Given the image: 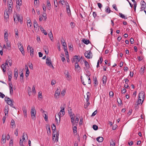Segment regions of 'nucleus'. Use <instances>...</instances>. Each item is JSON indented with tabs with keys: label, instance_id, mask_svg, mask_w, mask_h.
Wrapping results in <instances>:
<instances>
[{
	"label": "nucleus",
	"instance_id": "obj_24",
	"mask_svg": "<svg viewBox=\"0 0 146 146\" xmlns=\"http://www.w3.org/2000/svg\"><path fill=\"white\" fill-rule=\"evenodd\" d=\"M145 69V66H142L140 70V72L141 74H143L144 72V70Z\"/></svg>",
	"mask_w": 146,
	"mask_h": 146
},
{
	"label": "nucleus",
	"instance_id": "obj_18",
	"mask_svg": "<svg viewBox=\"0 0 146 146\" xmlns=\"http://www.w3.org/2000/svg\"><path fill=\"white\" fill-rule=\"evenodd\" d=\"M9 13H8L7 9H6L5 12H4V18L6 19L9 18Z\"/></svg>",
	"mask_w": 146,
	"mask_h": 146
},
{
	"label": "nucleus",
	"instance_id": "obj_46",
	"mask_svg": "<svg viewBox=\"0 0 146 146\" xmlns=\"http://www.w3.org/2000/svg\"><path fill=\"white\" fill-rule=\"evenodd\" d=\"M93 128L94 130H96L98 129V127L97 125H94L93 126Z\"/></svg>",
	"mask_w": 146,
	"mask_h": 146
},
{
	"label": "nucleus",
	"instance_id": "obj_27",
	"mask_svg": "<svg viewBox=\"0 0 146 146\" xmlns=\"http://www.w3.org/2000/svg\"><path fill=\"white\" fill-rule=\"evenodd\" d=\"M40 30L41 31L44 33L45 35H47V33L44 30V28L42 27L41 26H40Z\"/></svg>",
	"mask_w": 146,
	"mask_h": 146
},
{
	"label": "nucleus",
	"instance_id": "obj_55",
	"mask_svg": "<svg viewBox=\"0 0 146 146\" xmlns=\"http://www.w3.org/2000/svg\"><path fill=\"white\" fill-rule=\"evenodd\" d=\"M112 7L113 9H114L116 11H118V9L116 7V5L115 4H113L112 5Z\"/></svg>",
	"mask_w": 146,
	"mask_h": 146
},
{
	"label": "nucleus",
	"instance_id": "obj_42",
	"mask_svg": "<svg viewBox=\"0 0 146 146\" xmlns=\"http://www.w3.org/2000/svg\"><path fill=\"white\" fill-rule=\"evenodd\" d=\"M3 48L2 47L1 45V44L0 43V54L1 55H3Z\"/></svg>",
	"mask_w": 146,
	"mask_h": 146
},
{
	"label": "nucleus",
	"instance_id": "obj_9",
	"mask_svg": "<svg viewBox=\"0 0 146 146\" xmlns=\"http://www.w3.org/2000/svg\"><path fill=\"white\" fill-rule=\"evenodd\" d=\"M141 9L142 10L146 9V3L144 1H141Z\"/></svg>",
	"mask_w": 146,
	"mask_h": 146
},
{
	"label": "nucleus",
	"instance_id": "obj_37",
	"mask_svg": "<svg viewBox=\"0 0 146 146\" xmlns=\"http://www.w3.org/2000/svg\"><path fill=\"white\" fill-rule=\"evenodd\" d=\"M34 50L33 48H31V49L30 50V55L31 57H33V52Z\"/></svg>",
	"mask_w": 146,
	"mask_h": 146
},
{
	"label": "nucleus",
	"instance_id": "obj_28",
	"mask_svg": "<svg viewBox=\"0 0 146 146\" xmlns=\"http://www.w3.org/2000/svg\"><path fill=\"white\" fill-rule=\"evenodd\" d=\"M27 27L29 28L31 27V25L32 24L31 22V20H28L27 21Z\"/></svg>",
	"mask_w": 146,
	"mask_h": 146
},
{
	"label": "nucleus",
	"instance_id": "obj_52",
	"mask_svg": "<svg viewBox=\"0 0 146 146\" xmlns=\"http://www.w3.org/2000/svg\"><path fill=\"white\" fill-rule=\"evenodd\" d=\"M44 119L46 121H47L48 120V117L47 116V114H44Z\"/></svg>",
	"mask_w": 146,
	"mask_h": 146
},
{
	"label": "nucleus",
	"instance_id": "obj_41",
	"mask_svg": "<svg viewBox=\"0 0 146 146\" xmlns=\"http://www.w3.org/2000/svg\"><path fill=\"white\" fill-rule=\"evenodd\" d=\"M60 56L61 58V60L62 61V62H64L65 60V58L64 57V54H62Z\"/></svg>",
	"mask_w": 146,
	"mask_h": 146
},
{
	"label": "nucleus",
	"instance_id": "obj_2",
	"mask_svg": "<svg viewBox=\"0 0 146 146\" xmlns=\"http://www.w3.org/2000/svg\"><path fill=\"white\" fill-rule=\"evenodd\" d=\"M13 16L14 21L15 23H17L18 22L21 23L22 22V17L21 15H17L16 13H14Z\"/></svg>",
	"mask_w": 146,
	"mask_h": 146
},
{
	"label": "nucleus",
	"instance_id": "obj_63",
	"mask_svg": "<svg viewBox=\"0 0 146 146\" xmlns=\"http://www.w3.org/2000/svg\"><path fill=\"white\" fill-rule=\"evenodd\" d=\"M109 95L110 96H112V97H113V93L112 91H110L109 92Z\"/></svg>",
	"mask_w": 146,
	"mask_h": 146
},
{
	"label": "nucleus",
	"instance_id": "obj_14",
	"mask_svg": "<svg viewBox=\"0 0 146 146\" xmlns=\"http://www.w3.org/2000/svg\"><path fill=\"white\" fill-rule=\"evenodd\" d=\"M91 53L90 52H90H88V51H86L85 53V56L87 58H90V54Z\"/></svg>",
	"mask_w": 146,
	"mask_h": 146
},
{
	"label": "nucleus",
	"instance_id": "obj_34",
	"mask_svg": "<svg viewBox=\"0 0 146 146\" xmlns=\"http://www.w3.org/2000/svg\"><path fill=\"white\" fill-rule=\"evenodd\" d=\"M55 120L56 123L57 125H58L60 123V119H59L58 120L56 117V116H55Z\"/></svg>",
	"mask_w": 146,
	"mask_h": 146
},
{
	"label": "nucleus",
	"instance_id": "obj_61",
	"mask_svg": "<svg viewBox=\"0 0 146 146\" xmlns=\"http://www.w3.org/2000/svg\"><path fill=\"white\" fill-rule=\"evenodd\" d=\"M23 140H21V139H20V142H19V144H20V145H21V146H23V145H24L23 144Z\"/></svg>",
	"mask_w": 146,
	"mask_h": 146
},
{
	"label": "nucleus",
	"instance_id": "obj_40",
	"mask_svg": "<svg viewBox=\"0 0 146 146\" xmlns=\"http://www.w3.org/2000/svg\"><path fill=\"white\" fill-rule=\"evenodd\" d=\"M34 28H37L38 27V24L37 22L36 21H35L34 23Z\"/></svg>",
	"mask_w": 146,
	"mask_h": 146
},
{
	"label": "nucleus",
	"instance_id": "obj_35",
	"mask_svg": "<svg viewBox=\"0 0 146 146\" xmlns=\"http://www.w3.org/2000/svg\"><path fill=\"white\" fill-rule=\"evenodd\" d=\"M48 36L50 39L52 40L53 39V35L51 31L49 33Z\"/></svg>",
	"mask_w": 146,
	"mask_h": 146
},
{
	"label": "nucleus",
	"instance_id": "obj_29",
	"mask_svg": "<svg viewBox=\"0 0 146 146\" xmlns=\"http://www.w3.org/2000/svg\"><path fill=\"white\" fill-rule=\"evenodd\" d=\"M82 41L83 42L86 44H88L89 43H90V41L88 40L87 39H83Z\"/></svg>",
	"mask_w": 146,
	"mask_h": 146
},
{
	"label": "nucleus",
	"instance_id": "obj_4",
	"mask_svg": "<svg viewBox=\"0 0 146 146\" xmlns=\"http://www.w3.org/2000/svg\"><path fill=\"white\" fill-rule=\"evenodd\" d=\"M36 112V111L34 106H32L31 111V117L32 119H35Z\"/></svg>",
	"mask_w": 146,
	"mask_h": 146
},
{
	"label": "nucleus",
	"instance_id": "obj_62",
	"mask_svg": "<svg viewBox=\"0 0 146 146\" xmlns=\"http://www.w3.org/2000/svg\"><path fill=\"white\" fill-rule=\"evenodd\" d=\"M126 92V90L125 88H123V90H122L121 91V92L122 94L125 93Z\"/></svg>",
	"mask_w": 146,
	"mask_h": 146
},
{
	"label": "nucleus",
	"instance_id": "obj_47",
	"mask_svg": "<svg viewBox=\"0 0 146 146\" xmlns=\"http://www.w3.org/2000/svg\"><path fill=\"white\" fill-rule=\"evenodd\" d=\"M8 37V33L7 32H5L4 34V38L5 39H7V37Z\"/></svg>",
	"mask_w": 146,
	"mask_h": 146
},
{
	"label": "nucleus",
	"instance_id": "obj_51",
	"mask_svg": "<svg viewBox=\"0 0 146 146\" xmlns=\"http://www.w3.org/2000/svg\"><path fill=\"white\" fill-rule=\"evenodd\" d=\"M15 35L17 36H19V32L17 29H15Z\"/></svg>",
	"mask_w": 146,
	"mask_h": 146
},
{
	"label": "nucleus",
	"instance_id": "obj_15",
	"mask_svg": "<svg viewBox=\"0 0 146 146\" xmlns=\"http://www.w3.org/2000/svg\"><path fill=\"white\" fill-rule=\"evenodd\" d=\"M64 73L66 74L65 76L67 80H69L71 79V76L69 75L68 71L67 70H65Z\"/></svg>",
	"mask_w": 146,
	"mask_h": 146
},
{
	"label": "nucleus",
	"instance_id": "obj_23",
	"mask_svg": "<svg viewBox=\"0 0 146 146\" xmlns=\"http://www.w3.org/2000/svg\"><path fill=\"white\" fill-rule=\"evenodd\" d=\"M104 139L102 137H99L96 138L97 141L99 142H101L103 141Z\"/></svg>",
	"mask_w": 146,
	"mask_h": 146
},
{
	"label": "nucleus",
	"instance_id": "obj_45",
	"mask_svg": "<svg viewBox=\"0 0 146 146\" xmlns=\"http://www.w3.org/2000/svg\"><path fill=\"white\" fill-rule=\"evenodd\" d=\"M5 137H6V135H5L4 136L3 135L2 136V140L3 142V143H5Z\"/></svg>",
	"mask_w": 146,
	"mask_h": 146
},
{
	"label": "nucleus",
	"instance_id": "obj_26",
	"mask_svg": "<svg viewBox=\"0 0 146 146\" xmlns=\"http://www.w3.org/2000/svg\"><path fill=\"white\" fill-rule=\"evenodd\" d=\"M7 66L4 65V64H3L1 65V67L3 72H6V66Z\"/></svg>",
	"mask_w": 146,
	"mask_h": 146
},
{
	"label": "nucleus",
	"instance_id": "obj_48",
	"mask_svg": "<svg viewBox=\"0 0 146 146\" xmlns=\"http://www.w3.org/2000/svg\"><path fill=\"white\" fill-rule=\"evenodd\" d=\"M75 69H77L78 68H80V67L79 65V64L77 62H76L75 64Z\"/></svg>",
	"mask_w": 146,
	"mask_h": 146
},
{
	"label": "nucleus",
	"instance_id": "obj_32",
	"mask_svg": "<svg viewBox=\"0 0 146 146\" xmlns=\"http://www.w3.org/2000/svg\"><path fill=\"white\" fill-rule=\"evenodd\" d=\"M106 12L108 13H110L111 12H112L111 10L110 9V7H106Z\"/></svg>",
	"mask_w": 146,
	"mask_h": 146
},
{
	"label": "nucleus",
	"instance_id": "obj_33",
	"mask_svg": "<svg viewBox=\"0 0 146 146\" xmlns=\"http://www.w3.org/2000/svg\"><path fill=\"white\" fill-rule=\"evenodd\" d=\"M5 41L6 42V46L8 47H10L11 44L10 42L8 41V40L7 39H5Z\"/></svg>",
	"mask_w": 146,
	"mask_h": 146
},
{
	"label": "nucleus",
	"instance_id": "obj_31",
	"mask_svg": "<svg viewBox=\"0 0 146 146\" xmlns=\"http://www.w3.org/2000/svg\"><path fill=\"white\" fill-rule=\"evenodd\" d=\"M8 63L9 64V65L11 66L12 65V60L10 59V58L9 56L8 58Z\"/></svg>",
	"mask_w": 146,
	"mask_h": 146
},
{
	"label": "nucleus",
	"instance_id": "obj_6",
	"mask_svg": "<svg viewBox=\"0 0 146 146\" xmlns=\"http://www.w3.org/2000/svg\"><path fill=\"white\" fill-rule=\"evenodd\" d=\"M60 92V88H57V89L55 92L54 97L56 99H58V98H59V95Z\"/></svg>",
	"mask_w": 146,
	"mask_h": 146
},
{
	"label": "nucleus",
	"instance_id": "obj_11",
	"mask_svg": "<svg viewBox=\"0 0 146 146\" xmlns=\"http://www.w3.org/2000/svg\"><path fill=\"white\" fill-rule=\"evenodd\" d=\"M22 110L23 111L24 115L25 117H27V110L26 107L25 106H23L22 107Z\"/></svg>",
	"mask_w": 146,
	"mask_h": 146
},
{
	"label": "nucleus",
	"instance_id": "obj_39",
	"mask_svg": "<svg viewBox=\"0 0 146 146\" xmlns=\"http://www.w3.org/2000/svg\"><path fill=\"white\" fill-rule=\"evenodd\" d=\"M61 43L62 44V46H63V47H65V46H66V43L64 41V40H63V41L61 40Z\"/></svg>",
	"mask_w": 146,
	"mask_h": 146
},
{
	"label": "nucleus",
	"instance_id": "obj_44",
	"mask_svg": "<svg viewBox=\"0 0 146 146\" xmlns=\"http://www.w3.org/2000/svg\"><path fill=\"white\" fill-rule=\"evenodd\" d=\"M79 116L76 115V116L75 122L76 123H78V122L79 120Z\"/></svg>",
	"mask_w": 146,
	"mask_h": 146
},
{
	"label": "nucleus",
	"instance_id": "obj_49",
	"mask_svg": "<svg viewBox=\"0 0 146 146\" xmlns=\"http://www.w3.org/2000/svg\"><path fill=\"white\" fill-rule=\"evenodd\" d=\"M17 5H21L22 4V0H18L17 2Z\"/></svg>",
	"mask_w": 146,
	"mask_h": 146
},
{
	"label": "nucleus",
	"instance_id": "obj_38",
	"mask_svg": "<svg viewBox=\"0 0 146 146\" xmlns=\"http://www.w3.org/2000/svg\"><path fill=\"white\" fill-rule=\"evenodd\" d=\"M119 16L121 17L124 19H127V18H126L124 15L121 13H119Z\"/></svg>",
	"mask_w": 146,
	"mask_h": 146
},
{
	"label": "nucleus",
	"instance_id": "obj_59",
	"mask_svg": "<svg viewBox=\"0 0 146 146\" xmlns=\"http://www.w3.org/2000/svg\"><path fill=\"white\" fill-rule=\"evenodd\" d=\"M68 113L72 112V109L70 107H68Z\"/></svg>",
	"mask_w": 146,
	"mask_h": 146
},
{
	"label": "nucleus",
	"instance_id": "obj_12",
	"mask_svg": "<svg viewBox=\"0 0 146 146\" xmlns=\"http://www.w3.org/2000/svg\"><path fill=\"white\" fill-rule=\"evenodd\" d=\"M7 101V104L11 106L13 105V102L9 98L7 97V100H6Z\"/></svg>",
	"mask_w": 146,
	"mask_h": 146
},
{
	"label": "nucleus",
	"instance_id": "obj_36",
	"mask_svg": "<svg viewBox=\"0 0 146 146\" xmlns=\"http://www.w3.org/2000/svg\"><path fill=\"white\" fill-rule=\"evenodd\" d=\"M52 129L53 131V133H54V131H55L56 129V127L54 124H53V125L52 126Z\"/></svg>",
	"mask_w": 146,
	"mask_h": 146
},
{
	"label": "nucleus",
	"instance_id": "obj_19",
	"mask_svg": "<svg viewBox=\"0 0 146 146\" xmlns=\"http://www.w3.org/2000/svg\"><path fill=\"white\" fill-rule=\"evenodd\" d=\"M93 81H94V86H96L97 85H98V82L97 81V79L96 77H93Z\"/></svg>",
	"mask_w": 146,
	"mask_h": 146
},
{
	"label": "nucleus",
	"instance_id": "obj_16",
	"mask_svg": "<svg viewBox=\"0 0 146 146\" xmlns=\"http://www.w3.org/2000/svg\"><path fill=\"white\" fill-rule=\"evenodd\" d=\"M9 88L10 89V93L11 94H12L13 93V85L11 83H9Z\"/></svg>",
	"mask_w": 146,
	"mask_h": 146
},
{
	"label": "nucleus",
	"instance_id": "obj_60",
	"mask_svg": "<svg viewBox=\"0 0 146 146\" xmlns=\"http://www.w3.org/2000/svg\"><path fill=\"white\" fill-rule=\"evenodd\" d=\"M38 97L40 98H41V99L42 98V94L41 93L39 92L38 95Z\"/></svg>",
	"mask_w": 146,
	"mask_h": 146
},
{
	"label": "nucleus",
	"instance_id": "obj_53",
	"mask_svg": "<svg viewBox=\"0 0 146 146\" xmlns=\"http://www.w3.org/2000/svg\"><path fill=\"white\" fill-rule=\"evenodd\" d=\"M12 78V75L10 74H9L8 77V80L9 81H11Z\"/></svg>",
	"mask_w": 146,
	"mask_h": 146
},
{
	"label": "nucleus",
	"instance_id": "obj_13",
	"mask_svg": "<svg viewBox=\"0 0 146 146\" xmlns=\"http://www.w3.org/2000/svg\"><path fill=\"white\" fill-rule=\"evenodd\" d=\"M80 58V56H74L72 60V62H77V60H78Z\"/></svg>",
	"mask_w": 146,
	"mask_h": 146
},
{
	"label": "nucleus",
	"instance_id": "obj_56",
	"mask_svg": "<svg viewBox=\"0 0 146 146\" xmlns=\"http://www.w3.org/2000/svg\"><path fill=\"white\" fill-rule=\"evenodd\" d=\"M130 43L131 44H133L134 43V39L133 38H131L130 39Z\"/></svg>",
	"mask_w": 146,
	"mask_h": 146
},
{
	"label": "nucleus",
	"instance_id": "obj_17",
	"mask_svg": "<svg viewBox=\"0 0 146 146\" xmlns=\"http://www.w3.org/2000/svg\"><path fill=\"white\" fill-rule=\"evenodd\" d=\"M46 7L49 10L51 9V4L49 0L46 1Z\"/></svg>",
	"mask_w": 146,
	"mask_h": 146
},
{
	"label": "nucleus",
	"instance_id": "obj_57",
	"mask_svg": "<svg viewBox=\"0 0 146 146\" xmlns=\"http://www.w3.org/2000/svg\"><path fill=\"white\" fill-rule=\"evenodd\" d=\"M90 104V103L88 102H86V104L84 105L85 108H87L89 105Z\"/></svg>",
	"mask_w": 146,
	"mask_h": 146
},
{
	"label": "nucleus",
	"instance_id": "obj_1",
	"mask_svg": "<svg viewBox=\"0 0 146 146\" xmlns=\"http://www.w3.org/2000/svg\"><path fill=\"white\" fill-rule=\"evenodd\" d=\"M144 96L145 94L143 92H141L139 93L138 100V104H142L144 100Z\"/></svg>",
	"mask_w": 146,
	"mask_h": 146
},
{
	"label": "nucleus",
	"instance_id": "obj_50",
	"mask_svg": "<svg viewBox=\"0 0 146 146\" xmlns=\"http://www.w3.org/2000/svg\"><path fill=\"white\" fill-rule=\"evenodd\" d=\"M77 129V127L76 126H74L73 127V131L74 133H76L77 132V131L76 130Z\"/></svg>",
	"mask_w": 146,
	"mask_h": 146
},
{
	"label": "nucleus",
	"instance_id": "obj_43",
	"mask_svg": "<svg viewBox=\"0 0 146 146\" xmlns=\"http://www.w3.org/2000/svg\"><path fill=\"white\" fill-rule=\"evenodd\" d=\"M110 146H115V142L112 140L110 143Z\"/></svg>",
	"mask_w": 146,
	"mask_h": 146
},
{
	"label": "nucleus",
	"instance_id": "obj_30",
	"mask_svg": "<svg viewBox=\"0 0 146 146\" xmlns=\"http://www.w3.org/2000/svg\"><path fill=\"white\" fill-rule=\"evenodd\" d=\"M11 128H13L14 127H15V121L14 120L12 119L11 123Z\"/></svg>",
	"mask_w": 146,
	"mask_h": 146
},
{
	"label": "nucleus",
	"instance_id": "obj_54",
	"mask_svg": "<svg viewBox=\"0 0 146 146\" xmlns=\"http://www.w3.org/2000/svg\"><path fill=\"white\" fill-rule=\"evenodd\" d=\"M8 8H11L12 9L13 8V5L12 4V3H11L10 4H9L8 5Z\"/></svg>",
	"mask_w": 146,
	"mask_h": 146
},
{
	"label": "nucleus",
	"instance_id": "obj_25",
	"mask_svg": "<svg viewBox=\"0 0 146 146\" xmlns=\"http://www.w3.org/2000/svg\"><path fill=\"white\" fill-rule=\"evenodd\" d=\"M71 117V122L72 124V125L73 126H74L75 125V123L74 122V118H75V116H72V117Z\"/></svg>",
	"mask_w": 146,
	"mask_h": 146
},
{
	"label": "nucleus",
	"instance_id": "obj_21",
	"mask_svg": "<svg viewBox=\"0 0 146 146\" xmlns=\"http://www.w3.org/2000/svg\"><path fill=\"white\" fill-rule=\"evenodd\" d=\"M85 64V65L87 68L89 69L90 67L88 62L86 60H83Z\"/></svg>",
	"mask_w": 146,
	"mask_h": 146
},
{
	"label": "nucleus",
	"instance_id": "obj_8",
	"mask_svg": "<svg viewBox=\"0 0 146 146\" xmlns=\"http://www.w3.org/2000/svg\"><path fill=\"white\" fill-rule=\"evenodd\" d=\"M66 5V11L67 12V13L68 14V15H71L70 13V7L69 5L68 4V3H67V2H66V3H65Z\"/></svg>",
	"mask_w": 146,
	"mask_h": 146
},
{
	"label": "nucleus",
	"instance_id": "obj_3",
	"mask_svg": "<svg viewBox=\"0 0 146 146\" xmlns=\"http://www.w3.org/2000/svg\"><path fill=\"white\" fill-rule=\"evenodd\" d=\"M65 107V105L64 104L63 105V107H62V106H61L60 108L61 110H60V111L58 113V114L57 116L59 118V119H60V117L64 115L65 114V112H64V108Z\"/></svg>",
	"mask_w": 146,
	"mask_h": 146
},
{
	"label": "nucleus",
	"instance_id": "obj_64",
	"mask_svg": "<svg viewBox=\"0 0 146 146\" xmlns=\"http://www.w3.org/2000/svg\"><path fill=\"white\" fill-rule=\"evenodd\" d=\"M98 7L100 9L101 8V7L102 6V5L101 3H98Z\"/></svg>",
	"mask_w": 146,
	"mask_h": 146
},
{
	"label": "nucleus",
	"instance_id": "obj_20",
	"mask_svg": "<svg viewBox=\"0 0 146 146\" xmlns=\"http://www.w3.org/2000/svg\"><path fill=\"white\" fill-rule=\"evenodd\" d=\"M4 111L5 113V115L6 116L8 114L9 111L8 106H6L5 107Z\"/></svg>",
	"mask_w": 146,
	"mask_h": 146
},
{
	"label": "nucleus",
	"instance_id": "obj_7",
	"mask_svg": "<svg viewBox=\"0 0 146 146\" xmlns=\"http://www.w3.org/2000/svg\"><path fill=\"white\" fill-rule=\"evenodd\" d=\"M46 64L50 67H52V68H54V67L52 64L50 59L49 57H47V58L46 59Z\"/></svg>",
	"mask_w": 146,
	"mask_h": 146
},
{
	"label": "nucleus",
	"instance_id": "obj_10",
	"mask_svg": "<svg viewBox=\"0 0 146 146\" xmlns=\"http://www.w3.org/2000/svg\"><path fill=\"white\" fill-rule=\"evenodd\" d=\"M18 70L17 68H15L14 71V78L15 80H17V77L18 76Z\"/></svg>",
	"mask_w": 146,
	"mask_h": 146
},
{
	"label": "nucleus",
	"instance_id": "obj_58",
	"mask_svg": "<svg viewBox=\"0 0 146 146\" xmlns=\"http://www.w3.org/2000/svg\"><path fill=\"white\" fill-rule=\"evenodd\" d=\"M5 97V95L2 93L0 92V97L3 98Z\"/></svg>",
	"mask_w": 146,
	"mask_h": 146
},
{
	"label": "nucleus",
	"instance_id": "obj_22",
	"mask_svg": "<svg viewBox=\"0 0 146 146\" xmlns=\"http://www.w3.org/2000/svg\"><path fill=\"white\" fill-rule=\"evenodd\" d=\"M102 81H103V84H105L107 81L106 76L104 75L102 78Z\"/></svg>",
	"mask_w": 146,
	"mask_h": 146
},
{
	"label": "nucleus",
	"instance_id": "obj_5",
	"mask_svg": "<svg viewBox=\"0 0 146 146\" xmlns=\"http://www.w3.org/2000/svg\"><path fill=\"white\" fill-rule=\"evenodd\" d=\"M18 47L20 51L21 52L23 55H24V51L23 46L21 42L19 43L18 44Z\"/></svg>",
	"mask_w": 146,
	"mask_h": 146
}]
</instances>
